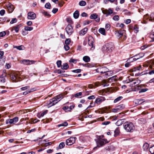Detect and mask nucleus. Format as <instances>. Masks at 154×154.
<instances>
[{
	"label": "nucleus",
	"instance_id": "f257e3e1",
	"mask_svg": "<svg viewBox=\"0 0 154 154\" xmlns=\"http://www.w3.org/2000/svg\"><path fill=\"white\" fill-rule=\"evenodd\" d=\"M103 137V136L102 135L99 136L98 138L97 139L96 141L97 144V147H94V149H97V147H100L103 146L105 144L107 143L108 142L107 141L106 139H102L101 137Z\"/></svg>",
	"mask_w": 154,
	"mask_h": 154
},
{
	"label": "nucleus",
	"instance_id": "f03ea898",
	"mask_svg": "<svg viewBox=\"0 0 154 154\" xmlns=\"http://www.w3.org/2000/svg\"><path fill=\"white\" fill-rule=\"evenodd\" d=\"M123 126L124 129L128 132H132L134 128L133 124L130 122H128L124 123Z\"/></svg>",
	"mask_w": 154,
	"mask_h": 154
},
{
	"label": "nucleus",
	"instance_id": "7ed1b4c3",
	"mask_svg": "<svg viewBox=\"0 0 154 154\" xmlns=\"http://www.w3.org/2000/svg\"><path fill=\"white\" fill-rule=\"evenodd\" d=\"M10 77L13 82H17L19 78L18 72H12L10 75Z\"/></svg>",
	"mask_w": 154,
	"mask_h": 154
},
{
	"label": "nucleus",
	"instance_id": "20e7f679",
	"mask_svg": "<svg viewBox=\"0 0 154 154\" xmlns=\"http://www.w3.org/2000/svg\"><path fill=\"white\" fill-rule=\"evenodd\" d=\"M65 29L69 35H71L74 32L73 27L70 25H68L66 27Z\"/></svg>",
	"mask_w": 154,
	"mask_h": 154
},
{
	"label": "nucleus",
	"instance_id": "39448f33",
	"mask_svg": "<svg viewBox=\"0 0 154 154\" xmlns=\"http://www.w3.org/2000/svg\"><path fill=\"white\" fill-rule=\"evenodd\" d=\"M19 119L18 117H15L13 119H8L6 120V124L9 123L10 124H14L17 122Z\"/></svg>",
	"mask_w": 154,
	"mask_h": 154
},
{
	"label": "nucleus",
	"instance_id": "423d86ee",
	"mask_svg": "<svg viewBox=\"0 0 154 154\" xmlns=\"http://www.w3.org/2000/svg\"><path fill=\"white\" fill-rule=\"evenodd\" d=\"M108 69L106 67H102L97 68L96 71L97 72H100L101 74L105 73L108 71Z\"/></svg>",
	"mask_w": 154,
	"mask_h": 154
},
{
	"label": "nucleus",
	"instance_id": "0eeeda50",
	"mask_svg": "<svg viewBox=\"0 0 154 154\" xmlns=\"http://www.w3.org/2000/svg\"><path fill=\"white\" fill-rule=\"evenodd\" d=\"M75 137H70L67 139L66 141V144L67 145H71L74 143L75 141Z\"/></svg>",
	"mask_w": 154,
	"mask_h": 154
},
{
	"label": "nucleus",
	"instance_id": "6e6552de",
	"mask_svg": "<svg viewBox=\"0 0 154 154\" xmlns=\"http://www.w3.org/2000/svg\"><path fill=\"white\" fill-rule=\"evenodd\" d=\"M36 62V61L25 59L21 61V62L23 64L26 65H29L34 64Z\"/></svg>",
	"mask_w": 154,
	"mask_h": 154
},
{
	"label": "nucleus",
	"instance_id": "1a4fd4ad",
	"mask_svg": "<svg viewBox=\"0 0 154 154\" xmlns=\"http://www.w3.org/2000/svg\"><path fill=\"white\" fill-rule=\"evenodd\" d=\"M36 17L35 14L33 12H29L27 14V18L29 20H34Z\"/></svg>",
	"mask_w": 154,
	"mask_h": 154
},
{
	"label": "nucleus",
	"instance_id": "9d476101",
	"mask_svg": "<svg viewBox=\"0 0 154 154\" xmlns=\"http://www.w3.org/2000/svg\"><path fill=\"white\" fill-rule=\"evenodd\" d=\"M60 101V100H59L58 101H57V100L55 99V98L51 99L49 100V103L48 104V106L49 107L54 106Z\"/></svg>",
	"mask_w": 154,
	"mask_h": 154
},
{
	"label": "nucleus",
	"instance_id": "9b49d317",
	"mask_svg": "<svg viewBox=\"0 0 154 154\" xmlns=\"http://www.w3.org/2000/svg\"><path fill=\"white\" fill-rule=\"evenodd\" d=\"M90 18L91 19H93L95 20L96 22H99L100 21L99 17H98V15L96 14H91L90 16Z\"/></svg>",
	"mask_w": 154,
	"mask_h": 154
},
{
	"label": "nucleus",
	"instance_id": "f8f14e48",
	"mask_svg": "<svg viewBox=\"0 0 154 154\" xmlns=\"http://www.w3.org/2000/svg\"><path fill=\"white\" fill-rule=\"evenodd\" d=\"M106 45L108 46L107 49L108 51L111 52L114 48V45L112 42H110L106 44Z\"/></svg>",
	"mask_w": 154,
	"mask_h": 154
},
{
	"label": "nucleus",
	"instance_id": "ddd939ff",
	"mask_svg": "<svg viewBox=\"0 0 154 154\" xmlns=\"http://www.w3.org/2000/svg\"><path fill=\"white\" fill-rule=\"evenodd\" d=\"M92 39V37H89L88 38V43L90 46H92V47L91 48V50H93L94 49L95 47L93 45V42Z\"/></svg>",
	"mask_w": 154,
	"mask_h": 154
},
{
	"label": "nucleus",
	"instance_id": "4468645a",
	"mask_svg": "<svg viewBox=\"0 0 154 154\" xmlns=\"http://www.w3.org/2000/svg\"><path fill=\"white\" fill-rule=\"evenodd\" d=\"M105 98L104 97H100L97 99L95 101V103L97 104H100L102 102L104 101Z\"/></svg>",
	"mask_w": 154,
	"mask_h": 154
},
{
	"label": "nucleus",
	"instance_id": "2eb2a0df",
	"mask_svg": "<svg viewBox=\"0 0 154 154\" xmlns=\"http://www.w3.org/2000/svg\"><path fill=\"white\" fill-rule=\"evenodd\" d=\"M102 12L103 14H106V16H107L108 15L111 14L113 13V11L109 8L108 10L107 9L103 10Z\"/></svg>",
	"mask_w": 154,
	"mask_h": 154
},
{
	"label": "nucleus",
	"instance_id": "dca6fc26",
	"mask_svg": "<svg viewBox=\"0 0 154 154\" xmlns=\"http://www.w3.org/2000/svg\"><path fill=\"white\" fill-rule=\"evenodd\" d=\"M22 26V25L20 24L17 25L16 26L13 27L11 29V30L12 31L14 30L15 32H18L20 28Z\"/></svg>",
	"mask_w": 154,
	"mask_h": 154
},
{
	"label": "nucleus",
	"instance_id": "f3484780",
	"mask_svg": "<svg viewBox=\"0 0 154 154\" xmlns=\"http://www.w3.org/2000/svg\"><path fill=\"white\" fill-rule=\"evenodd\" d=\"M106 80H103L101 82H97L96 83V85H97V86H98L100 85H103V87L107 86L108 85L106 83Z\"/></svg>",
	"mask_w": 154,
	"mask_h": 154
},
{
	"label": "nucleus",
	"instance_id": "a211bd4d",
	"mask_svg": "<svg viewBox=\"0 0 154 154\" xmlns=\"http://www.w3.org/2000/svg\"><path fill=\"white\" fill-rule=\"evenodd\" d=\"M6 6L8 8L9 13H11L13 11V6L10 3H8V4H7Z\"/></svg>",
	"mask_w": 154,
	"mask_h": 154
},
{
	"label": "nucleus",
	"instance_id": "6ab92c4d",
	"mask_svg": "<svg viewBox=\"0 0 154 154\" xmlns=\"http://www.w3.org/2000/svg\"><path fill=\"white\" fill-rule=\"evenodd\" d=\"M108 70V71L105 73L104 76L106 78H107L108 77L112 75L113 73L112 71H109Z\"/></svg>",
	"mask_w": 154,
	"mask_h": 154
},
{
	"label": "nucleus",
	"instance_id": "aec40b11",
	"mask_svg": "<svg viewBox=\"0 0 154 154\" xmlns=\"http://www.w3.org/2000/svg\"><path fill=\"white\" fill-rule=\"evenodd\" d=\"M88 29L87 28H84L79 32V34L81 35H84L87 33Z\"/></svg>",
	"mask_w": 154,
	"mask_h": 154
},
{
	"label": "nucleus",
	"instance_id": "412c9836",
	"mask_svg": "<svg viewBox=\"0 0 154 154\" xmlns=\"http://www.w3.org/2000/svg\"><path fill=\"white\" fill-rule=\"evenodd\" d=\"M108 46L106 45V44L104 45L102 47V50L103 52L104 53H109L110 52L108 51L107 48Z\"/></svg>",
	"mask_w": 154,
	"mask_h": 154
},
{
	"label": "nucleus",
	"instance_id": "4be33fe9",
	"mask_svg": "<svg viewBox=\"0 0 154 154\" xmlns=\"http://www.w3.org/2000/svg\"><path fill=\"white\" fill-rule=\"evenodd\" d=\"M143 99H138L135 100L134 101L135 104L137 105H140L144 101H143Z\"/></svg>",
	"mask_w": 154,
	"mask_h": 154
},
{
	"label": "nucleus",
	"instance_id": "5701e85b",
	"mask_svg": "<svg viewBox=\"0 0 154 154\" xmlns=\"http://www.w3.org/2000/svg\"><path fill=\"white\" fill-rule=\"evenodd\" d=\"M125 120V119H122L118 120L116 123V125L118 126L121 125L124 122Z\"/></svg>",
	"mask_w": 154,
	"mask_h": 154
},
{
	"label": "nucleus",
	"instance_id": "b1692460",
	"mask_svg": "<svg viewBox=\"0 0 154 154\" xmlns=\"http://www.w3.org/2000/svg\"><path fill=\"white\" fill-rule=\"evenodd\" d=\"M144 86L142 85H139L137 86H135L133 88L134 91H137L139 90H140Z\"/></svg>",
	"mask_w": 154,
	"mask_h": 154
},
{
	"label": "nucleus",
	"instance_id": "393cba45",
	"mask_svg": "<svg viewBox=\"0 0 154 154\" xmlns=\"http://www.w3.org/2000/svg\"><path fill=\"white\" fill-rule=\"evenodd\" d=\"M123 31L122 30H119L118 31L116 32V35L119 38H120L123 35Z\"/></svg>",
	"mask_w": 154,
	"mask_h": 154
},
{
	"label": "nucleus",
	"instance_id": "a878e982",
	"mask_svg": "<svg viewBox=\"0 0 154 154\" xmlns=\"http://www.w3.org/2000/svg\"><path fill=\"white\" fill-rule=\"evenodd\" d=\"M114 147L111 145H110L105 147V149L107 151H113L114 149Z\"/></svg>",
	"mask_w": 154,
	"mask_h": 154
},
{
	"label": "nucleus",
	"instance_id": "bb28decb",
	"mask_svg": "<svg viewBox=\"0 0 154 154\" xmlns=\"http://www.w3.org/2000/svg\"><path fill=\"white\" fill-rule=\"evenodd\" d=\"M79 11L76 10L73 13V17L75 19H77L79 17Z\"/></svg>",
	"mask_w": 154,
	"mask_h": 154
},
{
	"label": "nucleus",
	"instance_id": "cd10ccee",
	"mask_svg": "<svg viewBox=\"0 0 154 154\" xmlns=\"http://www.w3.org/2000/svg\"><path fill=\"white\" fill-rule=\"evenodd\" d=\"M7 19V17H1L0 18V22H6V23H7L9 22L10 21V19Z\"/></svg>",
	"mask_w": 154,
	"mask_h": 154
},
{
	"label": "nucleus",
	"instance_id": "c85d7f7f",
	"mask_svg": "<svg viewBox=\"0 0 154 154\" xmlns=\"http://www.w3.org/2000/svg\"><path fill=\"white\" fill-rule=\"evenodd\" d=\"M83 60L85 62H88L90 60V57L88 56H85L83 58Z\"/></svg>",
	"mask_w": 154,
	"mask_h": 154
},
{
	"label": "nucleus",
	"instance_id": "c756f323",
	"mask_svg": "<svg viewBox=\"0 0 154 154\" xmlns=\"http://www.w3.org/2000/svg\"><path fill=\"white\" fill-rule=\"evenodd\" d=\"M69 68V66L67 63H63L61 66V68L63 69L67 70Z\"/></svg>",
	"mask_w": 154,
	"mask_h": 154
},
{
	"label": "nucleus",
	"instance_id": "7c9ffc66",
	"mask_svg": "<svg viewBox=\"0 0 154 154\" xmlns=\"http://www.w3.org/2000/svg\"><path fill=\"white\" fill-rule=\"evenodd\" d=\"M55 99L57 100V101H58L59 100H60L63 98V95L62 94H60L56 96L54 98Z\"/></svg>",
	"mask_w": 154,
	"mask_h": 154
},
{
	"label": "nucleus",
	"instance_id": "2f4dec72",
	"mask_svg": "<svg viewBox=\"0 0 154 154\" xmlns=\"http://www.w3.org/2000/svg\"><path fill=\"white\" fill-rule=\"evenodd\" d=\"M65 146L64 142H62L60 143L58 146L57 147V148L58 149H61L63 148Z\"/></svg>",
	"mask_w": 154,
	"mask_h": 154
},
{
	"label": "nucleus",
	"instance_id": "473e14b6",
	"mask_svg": "<svg viewBox=\"0 0 154 154\" xmlns=\"http://www.w3.org/2000/svg\"><path fill=\"white\" fill-rule=\"evenodd\" d=\"M149 146V144L147 143H146L144 144L143 146V148L144 150L146 151L148 149Z\"/></svg>",
	"mask_w": 154,
	"mask_h": 154
},
{
	"label": "nucleus",
	"instance_id": "72a5a7b5",
	"mask_svg": "<svg viewBox=\"0 0 154 154\" xmlns=\"http://www.w3.org/2000/svg\"><path fill=\"white\" fill-rule=\"evenodd\" d=\"M140 124H145L146 122V120L145 119L143 118H140L138 120Z\"/></svg>",
	"mask_w": 154,
	"mask_h": 154
},
{
	"label": "nucleus",
	"instance_id": "f704fd0d",
	"mask_svg": "<svg viewBox=\"0 0 154 154\" xmlns=\"http://www.w3.org/2000/svg\"><path fill=\"white\" fill-rule=\"evenodd\" d=\"M48 112V110H45L41 114H38L37 115V117L39 118H40V117H43L44 116V115L47 112Z\"/></svg>",
	"mask_w": 154,
	"mask_h": 154
},
{
	"label": "nucleus",
	"instance_id": "c9c22d12",
	"mask_svg": "<svg viewBox=\"0 0 154 154\" xmlns=\"http://www.w3.org/2000/svg\"><path fill=\"white\" fill-rule=\"evenodd\" d=\"M99 32L100 33L103 35H106L105 31V29L103 28H100L99 30Z\"/></svg>",
	"mask_w": 154,
	"mask_h": 154
},
{
	"label": "nucleus",
	"instance_id": "e433bc0d",
	"mask_svg": "<svg viewBox=\"0 0 154 154\" xmlns=\"http://www.w3.org/2000/svg\"><path fill=\"white\" fill-rule=\"evenodd\" d=\"M125 107V105L123 104L119 105L116 106L117 109H118L119 110H122Z\"/></svg>",
	"mask_w": 154,
	"mask_h": 154
},
{
	"label": "nucleus",
	"instance_id": "4c0bfd02",
	"mask_svg": "<svg viewBox=\"0 0 154 154\" xmlns=\"http://www.w3.org/2000/svg\"><path fill=\"white\" fill-rule=\"evenodd\" d=\"M33 29L32 27H29L28 26H25L24 27V29L26 31H30Z\"/></svg>",
	"mask_w": 154,
	"mask_h": 154
},
{
	"label": "nucleus",
	"instance_id": "58836bf2",
	"mask_svg": "<svg viewBox=\"0 0 154 154\" xmlns=\"http://www.w3.org/2000/svg\"><path fill=\"white\" fill-rule=\"evenodd\" d=\"M86 2L84 1H81L79 2V5L82 6H84L86 5Z\"/></svg>",
	"mask_w": 154,
	"mask_h": 154
},
{
	"label": "nucleus",
	"instance_id": "ea45409f",
	"mask_svg": "<svg viewBox=\"0 0 154 154\" xmlns=\"http://www.w3.org/2000/svg\"><path fill=\"white\" fill-rule=\"evenodd\" d=\"M123 98V97L122 96H119L117 98H116L114 100V103H116L117 102Z\"/></svg>",
	"mask_w": 154,
	"mask_h": 154
},
{
	"label": "nucleus",
	"instance_id": "a19ab883",
	"mask_svg": "<svg viewBox=\"0 0 154 154\" xmlns=\"http://www.w3.org/2000/svg\"><path fill=\"white\" fill-rule=\"evenodd\" d=\"M133 29L134 30V32L135 33H137L139 31V28L137 25H135Z\"/></svg>",
	"mask_w": 154,
	"mask_h": 154
},
{
	"label": "nucleus",
	"instance_id": "79ce46f5",
	"mask_svg": "<svg viewBox=\"0 0 154 154\" xmlns=\"http://www.w3.org/2000/svg\"><path fill=\"white\" fill-rule=\"evenodd\" d=\"M154 20V13L151 14L149 16V21H152Z\"/></svg>",
	"mask_w": 154,
	"mask_h": 154
},
{
	"label": "nucleus",
	"instance_id": "37998d69",
	"mask_svg": "<svg viewBox=\"0 0 154 154\" xmlns=\"http://www.w3.org/2000/svg\"><path fill=\"white\" fill-rule=\"evenodd\" d=\"M120 132L119 130V129L118 128H116V129L114 131L115 134H114V136L116 137L118 135Z\"/></svg>",
	"mask_w": 154,
	"mask_h": 154
},
{
	"label": "nucleus",
	"instance_id": "c03bdc74",
	"mask_svg": "<svg viewBox=\"0 0 154 154\" xmlns=\"http://www.w3.org/2000/svg\"><path fill=\"white\" fill-rule=\"evenodd\" d=\"M149 151L151 154H154V145L150 147Z\"/></svg>",
	"mask_w": 154,
	"mask_h": 154
},
{
	"label": "nucleus",
	"instance_id": "a18cd8bd",
	"mask_svg": "<svg viewBox=\"0 0 154 154\" xmlns=\"http://www.w3.org/2000/svg\"><path fill=\"white\" fill-rule=\"evenodd\" d=\"M45 6L46 8L50 9L51 8V5L50 3L48 2L45 4Z\"/></svg>",
	"mask_w": 154,
	"mask_h": 154
},
{
	"label": "nucleus",
	"instance_id": "49530a36",
	"mask_svg": "<svg viewBox=\"0 0 154 154\" xmlns=\"http://www.w3.org/2000/svg\"><path fill=\"white\" fill-rule=\"evenodd\" d=\"M82 93L81 92H79L75 94L74 95V97L76 98H79V96H81Z\"/></svg>",
	"mask_w": 154,
	"mask_h": 154
},
{
	"label": "nucleus",
	"instance_id": "de8ad7c7",
	"mask_svg": "<svg viewBox=\"0 0 154 154\" xmlns=\"http://www.w3.org/2000/svg\"><path fill=\"white\" fill-rule=\"evenodd\" d=\"M140 83V80H137L133 82V84L135 86L138 85Z\"/></svg>",
	"mask_w": 154,
	"mask_h": 154
},
{
	"label": "nucleus",
	"instance_id": "09e8293b",
	"mask_svg": "<svg viewBox=\"0 0 154 154\" xmlns=\"http://www.w3.org/2000/svg\"><path fill=\"white\" fill-rule=\"evenodd\" d=\"M68 125V123L67 122H65L60 124L58 126L59 127L60 126H66Z\"/></svg>",
	"mask_w": 154,
	"mask_h": 154
},
{
	"label": "nucleus",
	"instance_id": "8fccbe9b",
	"mask_svg": "<svg viewBox=\"0 0 154 154\" xmlns=\"http://www.w3.org/2000/svg\"><path fill=\"white\" fill-rule=\"evenodd\" d=\"M148 90V89L147 88H143V89H141L139 91V93H141L143 92H144Z\"/></svg>",
	"mask_w": 154,
	"mask_h": 154
},
{
	"label": "nucleus",
	"instance_id": "3c124183",
	"mask_svg": "<svg viewBox=\"0 0 154 154\" xmlns=\"http://www.w3.org/2000/svg\"><path fill=\"white\" fill-rule=\"evenodd\" d=\"M42 12V14L45 16H48L49 17L51 16V15L49 14L47 12L43 11Z\"/></svg>",
	"mask_w": 154,
	"mask_h": 154
},
{
	"label": "nucleus",
	"instance_id": "603ef678",
	"mask_svg": "<svg viewBox=\"0 0 154 154\" xmlns=\"http://www.w3.org/2000/svg\"><path fill=\"white\" fill-rule=\"evenodd\" d=\"M23 47V46L21 45L19 46H15L14 48H16L19 50H22Z\"/></svg>",
	"mask_w": 154,
	"mask_h": 154
},
{
	"label": "nucleus",
	"instance_id": "864d4df0",
	"mask_svg": "<svg viewBox=\"0 0 154 154\" xmlns=\"http://www.w3.org/2000/svg\"><path fill=\"white\" fill-rule=\"evenodd\" d=\"M71 39L70 38L66 39L65 41V43L66 45H69L71 42Z\"/></svg>",
	"mask_w": 154,
	"mask_h": 154
},
{
	"label": "nucleus",
	"instance_id": "5fc2aeb1",
	"mask_svg": "<svg viewBox=\"0 0 154 154\" xmlns=\"http://www.w3.org/2000/svg\"><path fill=\"white\" fill-rule=\"evenodd\" d=\"M57 64L58 67H61V60H58L57 62Z\"/></svg>",
	"mask_w": 154,
	"mask_h": 154
},
{
	"label": "nucleus",
	"instance_id": "6e6d98bb",
	"mask_svg": "<svg viewBox=\"0 0 154 154\" xmlns=\"http://www.w3.org/2000/svg\"><path fill=\"white\" fill-rule=\"evenodd\" d=\"M112 19L118 21L119 20V16L117 15H116L113 17Z\"/></svg>",
	"mask_w": 154,
	"mask_h": 154
},
{
	"label": "nucleus",
	"instance_id": "4d7b16f0",
	"mask_svg": "<svg viewBox=\"0 0 154 154\" xmlns=\"http://www.w3.org/2000/svg\"><path fill=\"white\" fill-rule=\"evenodd\" d=\"M81 70L80 69H78L72 70V72H73L79 73L81 72Z\"/></svg>",
	"mask_w": 154,
	"mask_h": 154
},
{
	"label": "nucleus",
	"instance_id": "13d9d810",
	"mask_svg": "<svg viewBox=\"0 0 154 154\" xmlns=\"http://www.w3.org/2000/svg\"><path fill=\"white\" fill-rule=\"evenodd\" d=\"M17 19L16 18H13L11 21L10 22V23L11 24H13L14 23H15L17 22Z\"/></svg>",
	"mask_w": 154,
	"mask_h": 154
},
{
	"label": "nucleus",
	"instance_id": "bf43d9fd",
	"mask_svg": "<svg viewBox=\"0 0 154 154\" xmlns=\"http://www.w3.org/2000/svg\"><path fill=\"white\" fill-rule=\"evenodd\" d=\"M143 19L144 20H148L149 19V17L148 14H146L145 15H144L143 17Z\"/></svg>",
	"mask_w": 154,
	"mask_h": 154
},
{
	"label": "nucleus",
	"instance_id": "052dcab7",
	"mask_svg": "<svg viewBox=\"0 0 154 154\" xmlns=\"http://www.w3.org/2000/svg\"><path fill=\"white\" fill-rule=\"evenodd\" d=\"M141 68V66H140L139 67H136L134 68L133 69L132 71H135L136 70H139Z\"/></svg>",
	"mask_w": 154,
	"mask_h": 154
},
{
	"label": "nucleus",
	"instance_id": "680f3d73",
	"mask_svg": "<svg viewBox=\"0 0 154 154\" xmlns=\"http://www.w3.org/2000/svg\"><path fill=\"white\" fill-rule=\"evenodd\" d=\"M82 65L83 66L88 67H92L91 65L88 63L87 64H82Z\"/></svg>",
	"mask_w": 154,
	"mask_h": 154
},
{
	"label": "nucleus",
	"instance_id": "e2e57ef3",
	"mask_svg": "<svg viewBox=\"0 0 154 154\" xmlns=\"http://www.w3.org/2000/svg\"><path fill=\"white\" fill-rule=\"evenodd\" d=\"M29 88V86H27L21 88L20 89L23 91H24L27 90V89Z\"/></svg>",
	"mask_w": 154,
	"mask_h": 154
},
{
	"label": "nucleus",
	"instance_id": "0e129e2a",
	"mask_svg": "<svg viewBox=\"0 0 154 154\" xmlns=\"http://www.w3.org/2000/svg\"><path fill=\"white\" fill-rule=\"evenodd\" d=\"M6 34L5 31H3L0 32V37H3Z\"/></svg>",
	"mask_w": 154,
	"mask_h": 154
},
{
	"label": "nucleus",
	"instance_id": "69168bd1",
	"mask_svg": "<svg viewBox=\"0 0 154 154\" xmlns=\"http://www.w3.org/2000/svg\"><path fill=\"white\" fill-rule=\"evenodd\" d=\"M4 52L2 51H0V59H1L2 58V57L4 55Z\"/></svg>",
	"mask_w": 154,
	"mask_h": 154
},
{
	"label": "nucleus",
	"instance_id": "338daca9",
	"mask_svg": "<svg viewBox=\"0 0 154 154\" xmlns=\"http://www.w3.org/2000/svg\"><path fill=\"white\" fill-rule=\"evenodd\" d=\"M64 48L65 50L66 51H67L69 49V46L68 45H65L64 46Z\"/></svg>",
	"mask_w": 154,
	"mask_h": 154
},
{
	"label": "nucleus",
	"instance_id": "774afa93",
	"mask_svg": "<svg viewBox=\"0 0 154 154\" xmlns=\"http://www.w3.org/2000/svg\"><path fill=\"white\" fill-rule=\"evenodd\" d=\"M58 11V9L57 8H54L52 11V12L54 14H55Z\"/></svg>",
	"mask_w": 154,
	"mask_h": 154
}]
</instances>
